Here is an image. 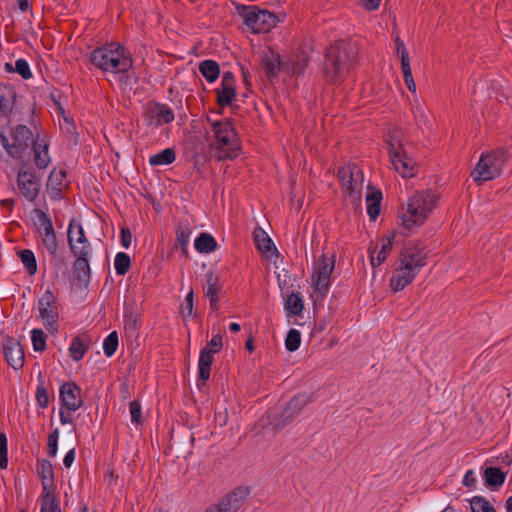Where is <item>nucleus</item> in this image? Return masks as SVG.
<instances>
[{
	"mask_svg": "<svg viewBox=\"0 0 512 512\" xmlns=\"http://www.w3.org/2000/svg\"><path fill=\"white\" fill-rule=\"evenodd\" d=\"M14 91L6 86L0 85V114L8 115L13 107Z\"/></svg>",
	"mask_w": 512,
	"mask_h": 512,
	"instance_id": "2f4dec72",
	"label": "nucleus"
},
{
	"mask_svg": "<svg viewBox=\"0 0 512 512\" xmlns=\"http://www.w3.org/2000/svg\"><path fill=\"white\" fill-rule=\"evenodd\" d=\"M218 104L222 107L229 106L236 95L235 79L231 72H225L222 75L221 86L216 89Z\"/></svg>",
	"mask_w": 512,
	"mask_h": 512,
	"instance_id": "aec40b11",
	"label": "nucleus"
},
{
	"mask_svg": "<svg viewBox=\"0 0 512 512\" xmlns=\"http://www.w3.org/2000/svg\"><path fill=\"white\" fill-rule=\"evenodd\" d=\"M395 234L392 233L390 236L382 237L380 239V249L378 250V246L374 247L370 245L368 252L370 254V263L372 267L380 266L391 253L393 248V239Z\"/></svg>",
	"mask_w": 512,
	"mask_h": 512,
	"instance_id": "412c9836",
	"label": "nucleus"
},
{
	"mask_svg": "<svg viewBox=\"0 0 512 512\" xmlns=\"http://www.w3.org/2000/svg\"><path fill=\"white\" fill-rule=\"evenodd\" d=\"M237 11L243 18L244 23L254 33H266L269 32L277 23V17L275 14L268 10L260 9L257 6H238Z\"/></svg>",
	"mask_w": 512,
	"mask_h": 512,
	"instance_id": "6e6552de",
	"label": "nucleus"
},
{
	"mask_svg": "<svg viewBox=\"0 0 512 512\" xmlns=\"http://www.w3.org/2000/svg\"><path fill=\"white\" fill-rule=\"evenodd\" d=\"M507 155L504 150H495L482 154L476 167L471 172L473 180L481 185L486 181L493 180L500 176Z\"/></svg>",
	"mask_w": 512,
	"mask_h": 512,
	"instance_id": "423d86ee",
	"label": "nucleus"
},
{
	"mask_svg": "<svg viewBox=\"0 0 512 512\" xmlns=\"http://www.w3.org/2000/svg\"><path fill=\"white\" fill-rule=\"evenodd\" d=\"M24 167L25 165H21L17 173V188L26 200L33 202L40 193L41 182L35 172Z\"/></svg>",
	"mask_w": 512,
	"mask_h": 512,
	"instance_id": "4468645a",
	"label": "nucleus"
},
{
	"mask_svg": "<svg viewBox=\"0 0 512 512\" xmlns=\"http://www.w3.org/2000/svg\"><path fill=\"white\" fill-rule=\"evenodd\" d=\"M90 60L100 70L114 74L125 73L132 67L130 54L116 43L94 49Z\"/></svg>",
	"mask_w": 512,
	"mask_h": 512,
	"instance_id": "7ed1b4c3",
	"label": "nucleus"
},
{
	"mask_svg": "<svg viewBox=\"0 0 512 512\" xmlns=\"http://www.w3.org/2000/svg\"><path fill=\"white\" fill-rule=\"evenodd\" d=\"M191 234V229L188 224H179L176 229V239L181 245L182 249L185 250Z\"/></svg>",
	"mask_w": 512,
	"mask_h": 512,
	"instance_id": "de8ad7c7",
	"label": "nucleus"
},
{
	"mask_svg": "<svg viewBox=\"0 0 512 512\" xmlns=\"http://www.w3.org/2000/svg\"><path fill=\"white\" fill-rule=\"evenodd\" d=\"M199 71L210 83L214 82L220 73L219 65L214 60H204L199 64Z\"/></svg>",
	"mask_w": 512,
	"mask_h": 512,
	"instance_id": "f704fd0d",
	"label": "nucleus"
},
{
	"mask_svg": "<svg viewBox=\"0 0 512 512\" xmlns=\"http://www.w3.org/2000/svg\"><path fill=\"white\" fill-rule=\"evenodd\" d=\"M193 299H194V294H193V291L190 290V292L187 294V296L185 298V307L182 308V315L184 317L193 316Z\"/></svg>",
	"mask_w": 512,
	"mask_h": 512,
	"instance_id": "13d9d810",
	"label": "nucleus"
},
{
	"mask_svg": "<svg viewBox=\"0 0 512 512\" xmlns=\"http://www.w3.org/2000/svg\"><path fill=\"white\" fill-rule=\"evenodd\" d=\"M437 202V195L431 190L416 192L407 202V209L400 214L402 225L412 230L424 224Z\"/></svg>",
	"mask_w": 512,
	"mask_h": 512,
	"instance_id": "20e7f679",
	"label": "nucleus"
},
{
	"mask_svg": "<svg viewBox=\"0 0 512 512\" xmlns=\"http://www.w3.org/2000/svg\"><path fill=\"white\" fill-rule=\"evenodd\" d=\"M36 400L40 407L46 408L48 406L49 396H48L46 388L42 384H40L37 387Z\"/></svg>",
	"mask_w": 512,
	"mask_h": 512,
	"instance_id": "6e6d98bb",
	"label": "nucleus"
},
{
	"mask_svg": "<svg viewBox=\"0 0 512 512\" xmlns=\"http://www.w3.org/2000/svg\"><path fill=\"white\" fill-rule=\"evenodd\" d=\"M484 478L488 486L500 487L506 478V474L497 467H488L484 471Z\"/></svg>",
	"mask_w": 512,
	"mask_h": 512,
	"instance_id": "e433bc0d",
	"label": "nucleus"
},
{
	"mask_svg": "<svg viewBox=\"0 0 512 512\" xmlns=\"http://www.w3.org/2000/svg\"><path fill=\"white\" fill-rule=\"evenodd\" d=\"M40 512H61L59 502L54 495L41 496V510Z\"/></svg>",
	"mask_w": 512,
	"mask_h": 512,
	"instance_id": "c03bdc74",
	"label": "nucleus"
},
{
	"mask_svg": "<svg viewBox=\"0 0 512 512\" xmlns=\"http://www.w3.org/2000/svg\"><path fill=\"white\" fill-rule=\"evenodd\" d=\"M389 156L394 169L403 178H411L416 175V163L408 156L400 143L389 142Z\"/></svg>",
	"mask_w": 512,
	"mask_h": 512,
	"instance_id": "f8f14e48",
	"label": "nucleus"
},
{
	"mask_svg": "<svg viewBox=\"0 0 512 512\" xmlns=\"http://www.w3.org/2000/svg\"><path fill=\"white\" fill-rule=\"evenodd\" d=\"M31 340L35 351H44L46 348L45 333L41 329H33L31 331Z\"/></svg>",
	"mask_w": 512,
	"mask_h": 512,
	"instance_id": "09e8293b",
	"label": "nucleus"
},
{
	"mask_svg": "<svg viewBox=\"0 0 512 512\" xmlns=\"http://www.w3.org/2000/svg\"><path fill=\"white\" fill-rule=\"evenodd\" d=\"M66 172L62 169L54 168L47 180L46 190L52 199H60L62 196V189L65 186L64 180Z\"/></svg>",
	"mask_w": 512,
	"mask_h": 512,
	"instance_id": "4be33fe9",
	"label": "nucleus"
},
{
	"mask_svg": "<svg viewBox=\"0 0 512 512\" xmlns=\"http://www.w3.org/2000/svg\"><path fill=\"white\" fill-rule=\"evenodd\" d=\"M214 135L213 146L218 151V158L234 159L239 153L237 134L229 121H215L212 123Z\"/></svg>",
	"mask_w": 512,
	"mask_h": 512,
	"instance_id": "39448f33",
	"label": "nucleus"
},
{
	"mask_svg": "<svg viewBox=\"0 0 512 512\" xmlns=\"http://www.w3.org/2000/svg\"><path fill=\"white\" fill-rule=\"evenodd\" d=\"M38 473L42 480V495L45 496L47 493L49 495L53 494L54 487V473L53 467L50 461L42 460L38 467Z\"/></svg>",
	"mask_w": 512,
	"mask_h": 512,
	"instance_id": "5701e85b",
	"label": "nucleus"
},
{
	"mask_svg": "<svg viewBox=\"0 0 512 512\" xmlns=\"http://www.w3.org/2000/svg\"><path fill=\"white\" fill-rule=\"evenodd\" d=\"M58 438H59V430L56 428L49 436H48V454L50 457H55L58 449Z\"/></svg>",
	"mask_w": 512,
	"mask_h": 512,
	"instance_id": "864d4df0",
	"label": "nucleus"
},
{
	"mask_svg": "<svg viewBox=\"0 0 512 512\" xmlns=\"http://www.w3.org/2000/svg\"><path fill=\"white\" fill-rule=\"evenodd\" d=\"M32 218L37 227V231L45 229L46 227H51L53 225L50 217L39 208L33 209Z\"/></svg>",
	"mask_w": 512,
	"mask_h": 512,
	"instance_id": "a19ab883",
	"label": "nucleus"
},
{
	"mask_svg": "<svg viewBox=\"0 0 512 512\" xmlns=\"http://www.w3.org/2000/svg\"><path fill=\"white\" fill-rule=\"evenodd\" d=\"M262 64L268 77H274L280 69V57L273 51H267L262 56Z\"/></svg>",
	"mask_w": 512,
	"mask_h": 512,
	"instance_id": "c756f323",
	"label": "nucleus"
},
{
	"mask_svg": "<svg viewBox=\"0 0 512 512\" xmlns=\"http://www.w3.org/2000/svg\"><path fill=\"white\" fill-rule=\"evenodd\" d=\"M213 361H214V354L209 353L206 350L200 351L199 363H198V366H199L198 381H202L203 383H205L210 378V371H211V366L213 364Z\"/></svg>",
	"mask_w": 512,
	"mask_h": 512,
	"instance_id": "c85d7f7f",
	"label": "nucleus"
},
{
	"mask_svg": "<svg viewBox=\"0 0 512 512\" xmlns=\"http://www.w3.org/2000/svg\"><path fill=\"white\" fill-rule=\"evenodd\" d=\"M147 125L160 127L174 120L173 111L166 105H155L149 107L145 113Z\"/></svg>",
	"mask_w": 512,
	"mask_h": 512,
	"instance_id": "6ab92c4d",
	"label": "nucleus"
},
{
	"mask_svg": "<svg viewBox=\"0 0 512 512\" xmlns=\"http://www.w3.org/2000/svg\"><path fill=\"white\" fill-rule=\"evenodd\" d=\"M17 2H18V6L22 12L27 11V9L29 8L28 0H17Z\"/></svg>",
	"mask_w": 512,
	"mask_h": 512,
	"instance_id": "338daca9",
	"label": "nucleus"
},
{
	"mask_svg": "<svg viewBox=\"0 0 512 512\" xmlns=\"http://www.w3.org/2000/svg\"><path fill=\"white\" fill-rule=\"evenodd\" d=\"M358 40H341L331 45L325 53L323 73L330 83L342 81L358 62Z\"/></svg>",
	"mask_w": 512,
	"mask_h": 512,
	"instance_id": "f257e3e1",
	"label": "nucleus"
},
{
	"mask_svg": "<svg viewBox=\"0 0 512 512\" xmlns=\"http://www.w3.org/2000/svg\"><path fill=\"white\" fill-rule=\"evenodd\" d=\"M304 308L302 298L295 293L290 294L285 301V309L292 315H299Z\"/></svg>",
	"mask_w": 512,
	"mask_h": 512,
	"instance_id": "4c0bfd02",
	"label": "nucleus"
},
{
	"mask_svg": "<svg viewBox=\"0 0 512 512\" xmlns=\"http://www.w3.org/2000/svg\"><path fill=\"white\" fill-rule=\"evenodd\" d=\"M476 482V479L474 478L473 476V471L472 470H469L465 475H464V478H463V485L467 486V487H471L475 484Z\"/></svg>",
	"mask_w": 512,
	"mask_h": 512,
	"instance_id": "680f3d73",
	"label": "nucleus"
},
{
	"mask_svg": "<svg viewBox=\"0 0 512 512\" xmlns=\"http://www.w3.org/2000/svg\"><path fill=\"white\" fill-rule=\"evenodd\" d=\"M34 151V163L39 169H45L50 164V156L48 152V143L44 140L36 139L32 145Z\"/></svg>",
	"mask_w": 512,
	"mask_h": 512,
	"instance_id": "bb28decb",
	"label": "nucleus"
},
{
	"mask_svg": "<svg viewBox=\"0 0 512 512\" xmlns=\"http://www.w3.org/2000/svg\"><path fill=\"white\" fill-rule=\"evenodd\" d=\"M38 233L40 234L42 243L48 252L52 255H55L57 252L58 244L53 225L51 227H46L45 229L39 230Z\"/></svg>",
	"mask_w": 512,
	"mask_h": 512,
	"instance_id": "72a5a7b5",
	"label": "nucleus"
},
{
	"mask_svg": "<svg viewBox=\"0 0 512 512\" xmlns=\"http://www.w3.org/2000/svg\"><path fill=\"white\" fill-rule=\"evenodd\" d=\"M115 271L118 275H125L130 267V257L123 252H119L114 260Z\"/></svg>",
	"mask_w": 512,
	"mask_h": 512,
	"instance_id": "37998d69",
	"label": "nucleus"
},
{
	"mask_svg": "<svg viewBox=\"0 0 512 512\" xmlns=\"http://www.w3.org/2000/svg\"><path fill=\"white\" fill-rule=\"evenodd\" d=\"M0 141L9 156L15 159L23 158L30 147L35 143L33 132L26 125H18L12 130L11 141L3 133Z\"/></svg>",
	"mask_w": 512,
	"mask_h": 512,
	"instance_id": "0eeeda50",
	"label": "nucleus"
},
{
	"mask_svg": "<svg viewBox=\"0 0 512 512\" xmlns=\"http://www.w3.org/2000/svg\"><path fill=\"white\" fill-rule=\"evenodd\" d=\"M301 343V334L296 329H290L285 339V347L288 351H296Z\"/></svg>",
	"mask_w": 512,
	"mask_h": 512,
	"instance_id": "a18cd8bd",
	"label": "nucleus"
},
{
	"mask_svg": "<svg viewBox=\"0 0 512 512\" xmlns=\"http://www.w3.org/2000/svg\"><path fill=\"white\" fill-rule=\"evenodd\" d=\"M222 346V336L220 334H216L211 338V340L202 350H206L209 353L216 354L222 349Z\"/></svg>",
	"mask_w": 512,
	"mask_h": 512,
	"instance_id": "3c124183",
	"label": "nucleus"
},
{
	"mask_svg": "<svg viewBox=\"0 0 512 512\" xmlns=\"http://www.w3.org/2000/svg\"><path fill=\"white\" fill-rule=\"evenodd\" d=\"M338 178L346 192V197L354 205L361 201V191L363 187V172L355 164H347L339 168Z\"/></svg>",
	"mask_w": 512,
	"mask_h": 512,
	"instance_id": "1a4fd4ad",
	"label": "nucleus"
},
{
	"mask_svg": "<svg viewBox=\"0 0 512 512\" xmlns=\"http://www.w3.org/2000/svg\"><path fill=\"white\" fill-rule=\"evenodd\" d=\"M2 347L7 363L15 370L21 369L24 364V351L20 342L11 336H5Z\"/></svg>",
	"mask_w": 512,
	"mask_h": 512,
	"instance_id": "f3484780",
	"label": "nucleus"
},
{
	"mask_svg": "<svg viewBox=\"0 0 512 512\" xmlns=\"http://www.w3.org/2000/svg\"><path fill=\"white\" fill-rule=\"evenodd\" d=\"M90 342L91 340L88 335L82 334L75 337L69 347V353L71 358L74 361H80L86 354Z\"/></svg>",
	"mask_w": 512,
	"mask_h": 512,
	"instance_id": "a878e982",
	"label": "nucleus"
},
{
	"mask_svg": "<svg viewBox=\"0 0 512 512\" xmlns=\"http://www.w3.org/2000/svg\"><path fill=\"white\" fill-rule=\"evenodd\" d=\"M194 246L199 253L208 254L216 249L217 243L213 236L203 232L195 239Z\"/></svg>",
	"mask_w": 512,
	"mask_h": 512,
	"instance_id": "7c9ffc66",
	"label": "nucleus"
},
{
	"mask_svg": "<svg viewBox=\"0 0 512 512\" xmlns=\"http://www.w3.org/2000/svg\"><path fill=\"white\" fill-rule=\"evenodd\" d=\"M176 160V152L173 148H166L163 151L150 156L149 164L151 166H164L172 164Z\"/></svg>",
	"mask_w": 512,
	"mask_h": 512,
	"instance_id": "473e14b6",
	"label": "nucleus"
},
{
	"mask_svg": "<svg viewBox=\"0 0 512 512\" xmlns=\"http://www.w3.org/2000/svg\"><path fill=\"white\" fill-rule=\"evenodd\" d=\"M121 244L125 248H129L132 241V234L129 228L124 227L121 229Z\"/></svg>",
	"mask_w": 512,
	"mask_h": 512,
	"instance_id": "bf43d9fd",
	"label": "nucleus"
},
{
	"mask_svg": "<svg viewBox=\"0 0 512 512\" xmlns=\"http://www.w3.org/2000/svg\"><path fill=\"white\" fill-rule=\"evenodd\" d=\"M118 347V335L117 332H111L103 342V350L106 356L111 357Z\"/></svg>",
	"mask_w": 512,
	"mask_h": 512,
	"instance_id": "49530a36",
	"label": "nucleus"
},
{
	"mask_svg": "<svg viewBox=\"0 0 512 512\" xmlns=\"http://www.w3.org/2000/svg\"><path fill=\"white\" fill-rule=\"evenodd\" d=\"M74 459H75V449H71L66 453V455L63 459V464L65 465L66 468H69L72 465Z\"/></svg>",
	"mask_w": 512,
	"mask_h": 512,
	"instance_id": "052dcab7",
	"label": "nucleus"
},
{
	"mask_svg": "<svg viewBox=\"0 0 512 512\" xmlns=\"http://www.w3.org/2000/svg\"><path fill=\"white\" fill-rule=\"evenodd\" d=\"M221 290V287L219 285V278L218 276L213 272L209 271L206 274V287L204 288L206 297L209 298L210 302V308L212 310L218 309V294Z\"/></svg>",
	"mask_w": 512,
	"mask_h": 512,
	"instance_id": "b1692460",
	"label": "nucleus"
},
{
	"mask_svg": "<svg viewBox=\"0 0 512 512\" xmlns=\"http://www.w3.org/2000/svg\"><path fill=\"white\" fill-rule=\"evenodd\" d=\"M311 402V397L307 394H296L285 406L280 415V420L276 424L277 427L282 428L290 423L295 417L299 415L301 410Z\"/></svg>",
	"mask_w": 512,
	"mask_h": 512,
	"instance_id": "a211bd4d",
	"label": "nucleus"
},
{
	"mask_svg": "<svg viewBox=\"0 0 512 512\" xmlns=\"http://www.w3.org/2000/svg\"><path fill=\"white\" fill-rule=\"evenodd\" d=\"M76 257L73 263V270L75 277L78 282L86 285L90 281V266H89V256L82 255H74Z\"/></svg>",
	"mask_w": 512,
	"mask_h": 512,
	"instance_id": "393cba45",
	"label": "nucleus"
},
{
	"mask_svg": "<svg viewBox=\"0 0 512 512\" xmlns=\"http://www.w3.org/2000/svg\"><path fill=\"white\" fill-rule=\"evenodd\" d=\"M381 0H363V6L367 10H375L379 7Z\"/></svg>",
	"mask_w": 512,
	"mask_h": 512,
	"instance_id": "e2e57ef3",
	"label": "nucleus"
},
{
	"mask_svg": "<svg viewBox=\"0 0 512 512\" xmlns=\"http://www.w3.org/2000/svg\"><path fill=\"white\" fill-rule=\"evenodd\" d=\"M253 237L257 248L262 253L271 255L276 251V247L274 246L272 240L261 227H256L254 229Z\"/></svg>",
	"mask_w": 512,
	"mask_h": 512,
	"instance_id": "cd10ccee",
	"label": "nucleus"
},
{
	"mask_svg": "<svg viewBox=\"0 0 512 512\" xmlns=\"http://www.w3.org/2000/svg\"><path fill=\"white\" fill-rule=\"evenodd\" d=\"M382 200V194L378 191L369 192L366 195V201L368 203L367 213L372 220H376L380 213V205Z\"/></svg>",
	"mask_w": 512,
	"mask_h": 512,
	"instance_id": "c9c22d12",
	"label": "nucleus"
},
{
	"mask_svg": "<svg viewBox=\"0 0 512 512\" xmlns=\"http://www.w3.org/2000/svg\"><path fill=\"white\" fill-rule=\"evenodd\" d=\"M472 512H494L495 508L484 497L475 496L470 500Z\"/></svg>",
	"mask_w": 512,
	"mask_h": 512,
	"instance_id": "ea45409f",
	"label": "nucleus"
},
{
	"mask_svg": "<svg viewBox=\"0 0 512 512\" xmlns=\"http://www.w3.org/2000/svg\"><path fill=\"white\" fill-rule=\"evenodd\" d=\"M8 449L7 437L4 432L0 433V468L6 469L8 467Z\"/></svg>",
	"mask_w": 512,
	"mask_h": 512,
	"instance_id": "8fccbe9b",
	"label": "nucleus"
},
{
	"mask_svg": "<svg viewBox=\"0 0 512 512\" xmlns=\"http://www.w3.org/2000/svg\"><path fill=\"white\" fill-rule=\"evenodd\" d=\"M396 51L401 58V66L410 65L408 51L406 50L404 42L397 36L395 38Z\"/></svg>",
	"mask_w": 512,
	"mask_h": 512,
	"instance_id": "603ef678",
	"label": "nucleus"
},
{
	"mask_svg": "<svg viewBox=\"0 0 512 512\" xmlns=\"http://www.w3.org/2000/svg\"><path fill=\"white\" fill-rule=\"evenodd\" d=\"M401 67H402L403 77H404V80H405L408 90L410 92L415 93L416 92V84H415L413 76H412V71H411L410 65L401 66Z\"/></svg>",
	"mask_w": 512,
	"mask_h": 512,
	"instance_id": "5fc2aeb1",
	"label": "nucleus"
},
{
	"mask_svg": "<svg viewBox=\"0 0 512 512\" xmlns=\"http://www.w3.org/2000/svg\"><path fill=\"white\" fill-rule=\"evenodd\" d=\"M18 256L26 267L28 273L30 275H34L37 272V263L34 253L29 249H24L18 252Z\"/></svg>",
	"mask_w": 512,
	"mask_h": 512,
	"instance_id": "58836bf2",
	"label": "nucleus"
},
{
	"mask_svg": "<svg viewBox=\"0 0 512 512\" xmlns=\"http://www.w3.org/2000/svg\"><path fill=\"white\" fill-rule=\"evenodd\" d=\"M249 495V487L238 486L221 497L217 502L209 505L203 512H238Z\"/></svg>",
	"mask_w": 512,
	"mask_h": 512,
	"instance_id": "9d476101",
	"label": "nucleus"
},
{
	"mask_svg": "<svg viewBox=\"0 0 512 512\" xmlns=\"http://www.w3.org/2000/svg\"><path fill=\"white\" fill-rule=\"evenodd\" d=\"M67 240L70 251L73 255L89 256L90 254V243L87 239L83 226L72 219L69 222L67 231Z\"/></svg>",
	"mask_w": 512,
	"mask_h": 512,
	"instance_id": "2eb2a0df",
	"label": "nucleus"
},
{
	"mask_svg": "<svg viewBox=\"0 0 512 512\" xmlns=\"http://www.w3.org/2000/svg\"><path fill=\"white\" fill-rule=\"evenodd\" d=\"M39 316L46 328L52 332L57 331L59 312L56 297L50 290H46L38 302Z\"/></svg>",
	"mask_w": 512,
	"mask_h": 512,
	"instance_id": "ddd939ff",
	"label": "nucleus"
},
{
	"mask_svg": "<svg viewBox=\"0 0 512 512\" xmlns=\"http://www.w3.org/2000/svg\"><path fill=\"white\" fill-rule=\"evenodd\" d=\"M59 396L62 407L69 412H75L83 405L81 389L75 383L67 382L60 386Z\"/></svg>",
	"mask_w": 512,
	"mask_h": 512,
	"instance_id": "dca6fc26",
	"label": "nucleus"
},
{
	"mask_svg": "<svg viewBox=\"0 0 512 512\" xmlns=\"http://www.w3.org/2000/svg\"><path fill=\"white\" fill-rule=\"evenodd\" d=\"M335 268L334 257H327L322 255L315 267L314 273L311 276V284L315 293L323 298L330 287V277Z\"/></svg>",
	"mask_w": 512,
	"mask_h": 512,
	"instance_id": "9b49d317",
	"label": "nucleus"
},
{
	"mask_svg": "<svg viewBox=\"0 0 512 512\" xmlns=\"http://www.w3.org/2000/svg\"><path fill=\"white\" fill-rule=\"evenodd\" d=\"M126 327H129L130 329L132 330H135L137 329L138 327V324H137V319L135 317H130L129 318V322L126 324Z\"/></svg>",
	"mask_w": 512,
	"mask_h": 512,
	"instance_id": "69168bd1",
	"label": "nucleus"
},
{
	"mask_svg": "<svg viewBox=\"0 0 512 512\" xmlns=\"http://www.w3.org/2000/svg\"><path fill=\"white\" fill-rule=\"evenodd\" d=\"M70 413L69 411H64L63 409L60 410V413H59V416H60V422L61 424H68V423H71L72 422V419L70 417Z\"/></svg>",
	"mask_w": 512,
	"mask_h": 512,
	"instance_id": "0e129e2a",
	"label": "nucleus"
},
{
	"mask_svg": "<svg viewBox=\"0 0 512 512\" xmlns=\"http://www.w3.org/2000/svg\"><path fill=\"white\" fill-rule=\"evenodd\" d=\"M6 69L8 71H16L23 79H30L32 77L29 64L25 59H18L15 62V68H13L11 64L7 63Z\"/></svg>",
	"mask_w": 512,
	"mask_h": 512,
	"instance_id": "79ce46f5",
	"label": "nucleus"
},
{
	"mask_svg": "<svg viewBox=\"0 0 512 512\" xmlns=\"http://www.w3.org/2000/svg\"><path fill=\"white\" fill-rule=\"evenodd\" d=\"M131 422L135 424L141 423V405L138 401H132L129 405Z\"/></svg>",
	"mask_w": 512,
	"mask_h": 512,
	"instance_id": "4d7b16f0",
	"label": "nucleus"
},
{
	"mask_svg": "<svg viewBox=\"0 0 512 512\" xmlns=\"http://www.w3.org/2000/svg\"><path fill=\"white\" fill-rule=\"evenodd\" d=\"M427 264V255L421 249L410 247L397 257L389 285L394 292L404 290Z\"/></svg>",
	"mask_w": 512,
	"mask_h": 512,
	"instance_id": "f03ea898",
	"label": "nucleus"
},
{
	"mask_svg": "<svg viewBox=\"0 0 512 512\" xmlns=\"http://www.w3.org/2000/svg\"><path fill=\"white\" fill-rule=\"evenodd\" d=\"M505 508L507 512H512V495L506 500Z\"/></svg>",
	"mask_w": 512,
	"mask_h": 512,
	"instance_id": "774afa93",
	"label": "nucleus"
}]
</instances>
